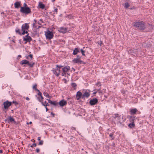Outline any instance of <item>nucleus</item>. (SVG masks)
Returning <instances> with one entry per match:
<instances>
[{
	"instance_id": "f257e3e1",
	"label": "nucleus",
	"mask_w": 154,
	"mask_h": 154,
	"mask_svg": "<svg viewBox=\"0 0 154 154\" xmlns=\"http://www.w3.org/2000/svg\"><path fill=\"white\" fill-rule=\"evenodd\" d=\"M134 25L137 29L140 30H144L148 27H149L150 29L152 28V25L149 24L148 26L145 24L144 22L140 20L134 22Z\"/></svg>"
},
{
	"instance_id": "f03ea898",
	"label": "nucleus",
	"mask_w": 154,
	"mask_h": 154,
	"mask_svg": "<svg viewBox=\"0 0 154 154\" xmlns=\"http://www.w3.org/2000/svg\"><path fill=\"white\" fill-rule=\"evenodd\" d=\"M20 11L21 13L25 15H28L31 13V10L29 7H21Z\"/></svg>"
},
{
	"instance_id": "7ed1b4c3",
	"label": "nucleus",
	"mask_w": 154,
	"mask_h": 154,
	"mask_svg": "<svg viewBox=\"0 0 154 154\" xmlns=\"http://www.w3.org/2000/svg\"><path fill=\"white\" fill-rule=\"evenodd\" d=\"M29 27L28 23H25L22 25L21 27L22 34L24 35L25 33H27L28 31L27 30L28 29Z\"/></svg>"
},
{
	"instance_id": "20e7f679",
	"label": "nucleus",
	"mask_w": 154,
	"mask_h": 154,
	"mask_svg": "<svg viewBox=\"0 0 154 154\" xmlns=\"http://www.w3.org/2000/svg\"><path fill=\"white\" fill-rule=\"evenodd\" d=\"M47 39H51L53 37V35L52 32L49 30L47 31L45 33Z\"/></svg>"
},
{
	"instance_id": "39448f33",
	"label": "nucleus",
	"mask_w": 154,
	"mask_h": 154,
	"mask_svg": "<svg viewBox=\"0 0 154 154\" xmlns=\"http://www.w3.org/2000/svg\"><path fill=\"white\" fill-rule=\"evenodd\" d=\"M3 104L4 105V108L5 109H7L11 105L12 102H9L8 100H7L3 103Z\"/></svg>"
},
{
	"instance_id": "423d86ee",
	"label": "nucleus",
	"mask_w": 154,
	"mask_h": 154,
	"mask_svg": "<svg viewBox=\"0 0 154 154\" xmlns=\"http://www.w3.org/2000/svg\"><path fill=\"white\" fill-rule=\"evenodd\" d=\"M5 121H7L8 123L11 122V123H13L15 124H17V123L15 120V119L12 116H10L8 117V119H5Z\"/></svg>"
},
{
	"instance_id": "0eeeda50",
	"label": "nucleus",
	"mask_w": 154,
	"mask_h": 154,
	"mask_svg": "<svg viewBox=\"0 0 154 154\" xmlns=\"http://www.w3.org/2000/svg\"><path fill=\"white\" fill-rule=\"evenodd\" d=\"M70 70V67L68 66H67L63 68L62 71L64 74H66L67 72H68Z\"/></svg>"
},
{
	"instance_id": "6e6552de",
	"label": "nucleus",
	"mask_w": 154,
	"mask_h": 154,
	"mask_svg": "<svg viewBox=\"0 0 154 154\" xmlns=\"http://www.w3.org/2000/svg\"><path fill=\"white\" fill-rule=\"evenodd\" d=\"M90 95V92H88L87 91H86L82 94V99H85V98H88L89 97Z\"/></svg>"
},
{
	"instance_id": "1a4fd4ad",
	"label": "nucleus",
	"mask_w": 154,
	"mask_h": 154,
	"mask_svg": "<svg viewBox=\"0 0 154 154\" xmlns=\"http://www.w3.org/2000/svg\"><path fill=\"white\" fill-rule=\"evenodd\" d=\"M98 102V100L96 98H94L91 100L89 101V103L91 105L96 104Z\"/></svg>"
},
{
	"instance_id": "9d476101",
	"label": "nucleus",
	"mask_w": 154,
	"mask_h": 154,
	"mask_svg": "<svg viewBox=\"0 0 154 154\" xmlns=\"http://www.w3.org/2000/svg\"><path fill=\"white\" fill-rule=\"evenodd\" d=\"M82 92L79 91H78L77 92L76 94V99L77 100H79L81 98H82Z\"/></svg>"
},
{
	"instance_id": "9b49d317",
	"label": "nucleus",
	"mask_w": 154,
	"mask_h": 154,
	"mask_svg": "<svg viewBox=\"0 0 154 154\" xmlns=\"http://www.w3.org/2000/svg\"><path fill=\"white\" fill-rule=\"evenodd\" d=\"M59 104L60 106H63L67 104V102L65 100H63L59 102L58 104Z\"/></svg>"
},
{
	"instance_id": "f8f14e48",
	"label": "nucleus",
	"mask_w": 154,
	"mask_h": 154,
	"mask_svg": "<svg viewBox=\"0 0 154 154\" xmlns=\"http://www.w3.org/2000/svg\"><path fill=\"white\" fill-rule=\"evenodd\" d=\"M32 40L31 38L28 35V34L26 36V37L23 38V41H25L27 42H30Z\"/></svg>"
},
{
	"instance_id": "ddd939ff",
	"label": "nucleus",
	"mask_w": 154,
	"mask_h": 154,
	"mask_svg": "<svg viewBox=\"0 0 154 154\" xmlns=\"http://www.w3.org/2000/svg\"><path fill=\"white\" fill-rule=\"evenodd\" d=\"M113 117L115 119L117 120L118 122H120V120L121 117L118 114H117L114 115Z\"/></svg>"
},
{
	"instance_id": "4468645a",
	"label": "nucleus",
	"mask_w": 154,
	"mask_h": 154,
	"mask_svg": "<svg viewBox=\"0 0 154 154\" xmlns=\"http://www.w3.org/2000/svg\"><path fill=\"white\" fill-rule=\"evenodd\" d=\"M20 5V2H16L14 4V6L15 8H18L20 7L21 8Z\"/></svg>"
},
{
	"instance_id": "2eb2a0df",
	"label": "nucleus",
	"mask_w": 154,
	"mask_h": 154,
	"mask_svg": "<svg viewBox=\"0 0 154 154\" xmlns=\"http://www.w3.org/2000/svg\"><path fill=\"white\" fill-rule=\"evenodd\" d=\"M73 62L74 63H79L81 64L82 63V61L81 60H80L79 59L77 58H74L72 60Z\"/></svg>"
},
{
	"instance_id": "dca6fc26",
	"label": "nucleus",
	"mask_w": 154,
	"mask_h": 154,
	"mask_svg": "<svg viewBox=\"0 0 154 154\" xmlns=\"http://www.w3.org/2000/svg\"><path fill=\"white\" fill-rule=\"evenodd\" d=\"M80 51V50L78 48H75L73 50V54L74 55H76L78 52Z\"/></svg>"
},
{
	"instance_id": "f3484780",
	"label": "nucleus",
	"mask_w": 154,
	"mask_h": 154,
	"mask_svg": "<svg viewBox=\"0 0 154 154\" xmlns=\"http://www.w3.org/2000/svg\"><path fill=\"white\" fill-rule=\"evenodd\" d=\"M137 111V109L136 108L131 109L130 111V113L133 114H135Z\"/></svg>"
},
{
	"instance_id": "a211bd4d",
	"label": "nucleus",
	"mask_w": 154,
	"mask_h": 154,
	"mask_svg": "<svg viewBox=\"0 0 154 154\" xmlns=\"http://www.w3.org/2000/svg\"><path fill=\"white\" fill-rule=\"evenodd\" d=\"M38 6L39 8L42 9H44L45 8V5L41 2L39 3Z\"/></svg>"
},
{
	"instance_id": "6ab92c4d",
	"label": "nucleus",
	"mask_w": 154,
	"mask_h": 154,
	"mask_svg": "<svg viewBox=\"0 0 154 154\" xmlns=\"http://www.w3.org/2000/svg\"><path fill=\"white\" fill-rule=\"evenodd\" d=\"M129 119L131 122H134V121L135 120V118L134 116H130Z\"/></svg>"
},
{
	"instance_id": "aec40b11",
	"label": "nucleus",
	"mask_w": 154,
	"mask_h": 154,
	"mask_svg": "<svg viewBox=\"0 0 154 154\" xmlns=\"http://www.w3.org/2000/svg\"><path fill=\"white\" fill-rule=\"evenodd\" d=\"M20 64L23 65L24 64H27L29 63V61L26 60H23L21 61L20 62Z\"/></svg>"
},
{
	"instance_id": "412c9836",
	"label": "nucleus",
	"mask_w": 154,
	"mask_h": 154,
	"mask_svg": "<svg viewBox=\"0 0 154 154\" xmlns=\"http://www.w3.org/2000/svg\"><path fill=\"white\" fill-rule=\"evenodd\" d=\"M44 95L45 96L48 98L50 99L51 97V96H50L46 92H44L43 93Z\"/></svg>"
},
{
	"instance_id": "4be33fe9",
	"label": "nucleus",
	"mask_w": 154,
	"mask_h": 154,
	"mask_svg": "<svg viewBox=\"0 0 154 154\" xmlns=\"http://www.w3.org/2000/svg\"><path fill=\"white\" fill-rule=\"evenodd\" d=\"M128 126L131 128H133L135 126V125L134 122H131L128 124Z\"/></svg>"
},
{
	"instance_id": "5701e85b",
	"label": "nucleus",
	"mask_w": 154,
	"mask_h": 154,
	"mask_svg": "<svg viewBox=\"0 0 154 154\" xmlns=\"http://www.w3.org/2000/svg\"><path fill=\"white\" fill-rule=\"evenodd\" d=\"M42 105L44 106H49V105L48 104V103L46 101H45L44 102H43V101H42L41 102Z\"/></svg>"
},
{
	"instance_id": "b1692460",
	"label": "nucleus",
	"mask_w": 154,
	"mask_h": 154,
	"mask_svg": "<svg viewBox=\"0 0 154 154\" xmlns=\"http://www.w3.org/2000/svg\"><path fill=\"white\" fill-rule=\"evenodd\" d=\"M60 30L61 31V32L63 33H65L66 32V29L63 28H60Z\"/></svg>"
},
{
	"instance_id": "393cba45",
	"label": "nucleus",
	"mask_w": 154,
	"mask_h": 154,
	"mask_svg": "<svg viewBox=\"0 0 154 154\" xmlns=\"http://www.w3.org/2000/svg\"><path fill=\"white\" fill-rule=\"evenodd\" d=\"M53 69L52 71L53 73L55 74L57 76H58L59 75V73H57L56 69Z\"/></svg>"
},
{
	"instance_id": "a878e982",
	"label": "nucleus",
	"mask_w": 154,
	"mask_h": 154,
	"mask_svg": "<svg viewBox=\"0 0 154 154\" xmlns=\"http://www.w3.org/2000/svg\"><path fill=\"white\" fill-rule=\"evenodd\" d=\"M15 32L16 33H18L19 34L21 35L22 33L21 32L20 29L17 28L15 30Z\"/></svg>"
},
{
	"instance_id": "bb28decb",
	"label": "nucleus",
	"mask_w": 154,
	"mask_h": 154,
	"mask_svg": "<svg viewBox=\"0 0 154 154\" xmlns=\"http://www.w3.org/2000/svg\"><path fill=\"white\" fill-rule=\"evenodd\" d=\"M130 6V5L128 2H126L125 3L124 6L125 8H127Z\"/></svg>"
},
{
	"instance_id": "cd10ccee",
	"label": "nucleus",
	"mask_w": 154,
	"mask_h": 154,
	"mask_svg": "<svg viewBox=\"0 0 154 154\" xmlns=\"http://www.w3.org/2000/svg\"><path fill=\"white\" fill-rule=\"evenodd\" d=\"M37 86V85L35 84L33 86L32 88L33 89H35V91H39V90L38 89L36 88Z\"/></svg>"
},
{
	"instance_id": "c85d7f7f",
	"label": "nucleus",
	"mask_w": 154,
	"mask_h": 154,
	"mask_svg": "<svg viewBox=\"0 0 154 154\" xmlns=\"http://www.w3.org/2000/svg\"><path fill=\"white\" fill-rule=\"evenodd\" d=\"M52 105H53L55 106H57L58 105V103L56 101H53Z\"/></svg>"
},
{
	"instance_id": "c756f323",
	"label": "nucleus",
	"mask_w": 154,
	"mask_h": 154,
	"mask_svg": "<svg viewBox=\"0 0 154 154\" xmlns=\"http://www.w3.org/2000/svg\"><path fill=\"white\" fill-rule=\"evenodd\" d=\"M34 64H35L34 63H30L29 62V63L28 64V66H29L30 67H32L34 65Z\"/></svg>"
},
{
	"instance_id": "7c9ffc66",
	"label": "nucleus",
	"mask_w": 154,
	"mask_h": 154,
	"mask_svg": "<svg viewBox=\"0 0 154 154\" xmlns=\"http://www.w3.org/2000/svg\"><path fill=\"white\" fill-rule=\"evenodd\" d=\"M29 57H30L31 59L32 58V55L31 54H30L29 55H28L26 56V58L27 59H29Z\"/></svg>"
},
{
	"instance_id": "2f4dec72",
	"label": "nucleus",
	"mask_w": 154,
	"mask_h": 154,
	"mask_svg": "<svg viewBox=\"0 0 154 154\" xmlns=\"http://www.w3.org/2000/svg\"><path fill=\"white\" fill-rule=\"evenodd\" d=\"M71 85L72 87L75 88L76 86L77 85L75 83H73L71 84Z\"/></svg>"
},
{
	"instance_id": "473e14b6",
	"label": "nucleus",
	"mask_w": 154,
	"mask_h": 154,
	"mask_svg": "<svg viewBox=\"0 0 154 154\" xmlns=\"http://www.w3.org/2000/svg\"><path fill=\"white\" fill-rule=\"evenodd\" d=\"M80 51H81V53H82V55L83 56H85V54H84V53H85V51H84L83 49H81V50H80Z\"/></svg>"
},
{
	"instance_id": "72a5a7b5",
	"label": "nucleus",
	"mask_w": 154,
	"mask_h": 154,
	"mask_svg": "<svg viewBox=\"0 0 154 154\" xmlns=\"http://www.w3.org/2000/svg\"><path fill=\"white\" fill-rule=\"evenodd\" d=\"M12 103L14 104L15 105H17L18 104V103H17V102L14 101H13Z\"/></svg>"
},
{
	"instance_id": "f704fd0d",
	"label": "nucleus",
	"mask_w": 154,
	"mask_h": 154,
	"mask_svg": "<svg viewBox=\"0 0 154 154\" xmlns=\"http://www.w3.org/2000/svg\"><path fill=\"white\" fill-rule=\"evenodd\" d=\"M43 140H41L39 143L38 145H42L43 144Z\"/></svg>"
},
{
	"instance_id": "c9c22d12",
	"label": "nucleus",
	"mask_w": 154,
	"mask_h": 154,
	"mask_svg": "<svg viewBox=\"0 0 154 154\" xmlns=\"http://www.w3.org/2000/svg\"><path fill=\"white\" fill-rule=\"evenodd\" d=\"M47 100L48 101V103H50L51 104H52L53 102V101L50 100V99H47Z\"/></svg>"
},
{
	"instance_id": "e433bc0d",
	"label": "nucleus",
	"mask_w": 154,
	"mask_h": 154,
	"mask_svg": "<svg viewBox=\"0 0 154 154\" xmlns=\"http://www.w3.org/2000/svg\"><path fill=\"white\" fill-rule=\"evenodd\" d=\"M28 7L27 6V4L26 3H24L23 4V7H24V8H26Z\"/></svg>"
},
{
	"instance_id": "4c0bfd02",
	"label": "nucleus",
	"mask_w": 154,
	"mask_h": 154,
	"mask_svg": "<svg viewBox=\"0 0 154 154\" xmlns=\"http://www.w3.org/2000/svg\"><path fill=\"white\" fill-rule=\"evenodd\" d=\"M38 101L41 102L42 101V100L41 99V97L40 96H39V97H38Z\"/></svg>"
},
{
	"instance_id": "58836bf2",
	"label": "nucleus",
	"mask_w": 154,
	"mask_h": 154,
	"mask_svg": "<svg viewBox=\"0 0 154 154\" xmlns=\"http://www.w3.org/2000/svg\"><path fill=\"white\" fill-rule=\"evenodd\" d=\"M54 12H55L56 14H57L58 11V9L57 8H54V10L53 11Z\"/></svg>"
},
{
	"instance_id": "ea45409f",
	"label": "nucleus",
	"mask_w": 154,
	"mask_h": 154,
	"mask_svg": "<svg viewBox=\"0 0 154 154\" xmlns=\"http://www.w3.org/2000/svg\"><path fill=\"white\" fill-rule=\"evenodd\" d=\"M56 67H57L59 68L60 69V68L63 67V66H61V65H57Z\"/></svg>"
},
{
	"instance_id": "a19ab883",
	"label": "nucleus",
	"mask_w": 154,
	"mask_h": 154,
	"mask_svg": "<svg viewBox=\"0 0 154 154\" xmlns=\"http://www.w3.org/2000/svg\"><path fill=\"white\" fill-rule=\"evenodd\" d=\"M36 21L35 20H34V22L33 23V26H35V25L36 23Z\"/></svg>"
},
{
	"instance_id": "79ce46f5",
	"label": "nucleus",
	"mask_w": 154,
	"mask_h": 154,
	"mask_svg": "<svg viewBox=\"0 0 154 154\" xmlns=\"http://www.w3.org/2000/svg\"><path fill=\"white\" fill-rule=\"evenodd\" d=\"M35 151L37 153H38L40 151V149L38 148H37L36 149Z\"/></svg>"
},
{
	"instance_id": "37998d69",
	"label": "nucleus",
	"mask_w": 154,
	"mask_h": 154,
	"mask_svg": "<svg viewBox=\"0 0 154 154\" xmlns=\"http://www.w3.org/2000/svg\"><path fill=\"white\" fill-rule=\"evenodd\" d=\"M81 58V57L79 55H77V58H76L78 59H79L80 60V59Z\"/></svg>"
},
{
	"instance_id": "c03bdc74",
	"label": "nucleus",
	"mask_w": 154,
	"mask_h": 154,
	"mask_svg": "<svg viewBox=\"0 0 154 154\" xmlns=\"http://www.w3.org/2000/svg\"><path fill=\"white\" fill-rule=\"evenodd\" d=\"M96 85H98L100 86L101 84H100V82H98L96 84Z\"/></svg>"
},
{
	"instance_id": "a18cd8bd",
	"label": "nucleus",
	"mask_w": 154,
	"mask_h": 154,
	"mask_svg": "<svg viewBox=\"0 0 154 154\" xmlns=\"http://www.w3.org/2000/svg\"><path fill=\"white\" fill-rule=\"evenodd\" d=\"M38 95L40 96H42V93L41 92H40L39 91H38Z\"/></svg>"
},
{
	"instance_id": "49530a36",
	"label": "nucleus",
	"mask_w": 154,
	"mask_h": 154,
	"mask_svg": "<svg viewBox=\"0 0 154 154\" xmlns=\"http://www.w3.org/2000/svg\"><path fill=\"white\" fill-rule=\"evenodd\" d=\"M32 145L33 146V147H35L36 146V144L35 143H34L32 144Z\"/></svg>"
},
{
	"instance_id": "de8ad7c7",
	"label": "nucleus",
	"mask_w": 154,
	"mask_h": 154,
	"mask_svg": "<svg viewBox=\"0 0 154 154\" xmlns=\"http://www.w3.org/2000/svg\"><path fill=\"white\" fill-rule=\"evenodd\" d=\"M109 136L110 137H113V134L112 133H111L109 134Z\"/></svg>"
},
{
	"instance_id": "09e8293b",
	"label": "nucleus",
	"mask_w": 154,
	"mask_h": 154,
	"mask_svg": "<svg viewBox=\"0 0 154 154\" xmlns=\"http://www.w3.org/2000/svg\"><path fill=\"white\" fill-rule=\"evenodd\" d=\"M71 129H72V130H76L75 128L74 127H72L71 128Z\"/></svg>"
},
{
	"instance_id": "8fccbe9b",
	"label": "nucleus",
	"mask_w": 154,
	"mask_h": 154,
	"mask_svg": "<svg viewBox=\"0 0 154 154\" xmlns=\"http://www.w3.org/2000/svg\"><path fill=\"white\" fill-rule=\"evenodd\" d=\"M40 97H41V99L42 100V101H43V97H42V96H40Z\"/></svg>"
},
{
	"instance_id": "3c124183",
	"label": "nucleus",
	"mask_w": 154,
	"mask_h": 154,
	"mask_svg": "<svg viewBox=\"0 0 154 154\" xmlns=\"http://www.w3.org/2000/svg\"><path fill=\"white\" fill-rule=\"evenodd\" d=\"M45 106V108L46 109V112L48 111V109L47 108V106Z\"/></svg>"
},
{
	"instance_id": "603ef678",
	"label": "nucleus",
	"mask_w": 154,
	"mask_h": 154,
	"mask_svg": "<svg viewBox=\"0 0 154 154\" xmlns=\"http://www.w3.org/2000/svg\"><path fill=\"white\" fill-rule=\"evenodd\" d=\"M37 139L38 140H40L41 137H38Z\"/></svg>"
},
{
	"instance_id": "864d4df0",
	"label": "nucleus",
	"mask_w": 154,
	"mask_h": 154,
	"mask_svg": "<svg viewBox=\"0 0 154 154\" xmlns=\"http://www.w3.org/2000/svg\"><path fill=\"white\" fill-rule=\"evenodd\" d=\"M26 100H29V98L28 97H26Z\"/></svg>"
},
{
	"instance_id": "5fc2aeb1",
	"label": "nucleus",
	"mask_w": 154,
	"mask_h": 154,
	"mask_svg": "<svg viewBox=\"0 0 154 154\" xmlns=\"http://www.w3.org/2000/svg\"><path fill=\"white\" fill-rule=\"evenodd\" d=\"M56 70H58V71H59V73H60V69H57Z\"/></svg>"
},
{
	"instance_id": "6e6d98bb",
	"label": "nucleus",
	"mask_w": 154,
	"mask_h": 154,
	"mask_svg": "<svg viewBox=\"0 0 154 154\" xmlns=\"http://www.w3.org/2000/svg\"><path fill=\"white\" fill-rule=\"evenodd\" d=\"M66 74H64L63 72V73H62V76H64Z\"/></svg>"
},
{
	"instance_id": "4d7b16f0",
	"label": "nucleus",
	"mask_w": 154,
	"mask_h": 154,
	"mask_svg": "<svg viewBox=\"0 0 154 154\" xmlns=\"http://www.w3.org/2000/svg\"><path fill=\"white\" fill-rule=\"evenodd\" d=\"M3 152V151L2 150H0V153H2Z\"/></svg>"
},
{
	"instance_id": "13d9d810",
	"label": "nucleus",
	"mask_w": 154,
	"mask_h": 154,
	"mask_svg": "<svg viewBox=\"0 0 154 154\" xmlns=\"http://www.w3.org/2000/svg\"><path fill=\"white\" fill-rule=\"evenodd\" d=\"M97 91L94 92H93V94H96V93H97Z\"/></svg>"
},
{
	"instance_id": "bf43d9fd",
	"label": "nucleus",
	"mask_w": 154,
	"mask_h": 154,
	"mask_svg": "<svg viewBox=\"0 0 154 154\" xmlns=\"http://www.w3.org/2000/svg\"><path fill=\"white\" fill-rule=\"evenodd\" d=\"M72 69L73 70H74V71H75V69L73 68H72Z\"/></svg>"
},
{
	"instance_id": "052dcab7",
	"label": "nucleus",
	"mask_w": 154,
	"mask_h": 154,
	"mask_svg": "<svg viewBox=\"0 0 154 154\" xmlns=\"http://www.w3.org/2000/svg\"><path fill=\"white\" fill-rule=\"evenodd\" d=\"M55 0H52V1L53 2H54Z\"/></svg>"
},
{
	"instance_id": "680f3d73",
	"label": "nucleus",
	"mask_w": 154,
	"mask_h": 154,
	"mask_svg": "<svg viewBox=\"0 0 154 154\" xmlns=\"http://www.w3.org/2000/svg\"><path fill=\"white\" fill-rule=\"evenodd\" d=\"M30 147H33V146H32V145H31V146H30Z\"/></svg>"
},
{
	"instance_id": "e2e57ef3",
	"label": "nucleus",
	"mask_w": 154,
	"mask_h": 154,
	"mask_svg": "<svg viewBox=\"0 0 154 154\" xmlns=\"http://www.w3.org/2000/svg\"><path fill=\"white\" fill-rule=\"evenodd\" d=\"M18 57H21V56L20 55H18Z\"/></svg>"
},
{
	"instance_id": "0e129e2a",
	"label": "nucleus",
	"mask_w": 154,
	"mask_h": 154,
	"mask_svg": "<svg viewBox=\"0 0 154 154\" xmlns=\"http://www.w3.org/2000/svg\"><path fill=\"white\" fill-rule=\"evenodd\" d=\"M97 91H99V89H98V90H97Z\"/></svg>"
},
{
	"instance_id": "69168bd1",
	"label": "nucleus",
	"mask_w": 154,
	"mask_h": 154,
	"mask_svg": "<svg viewBox=\"0 0 154 154\" xmlns=\"http://www.w3.org/2000/svg\"><path fill=\"white\" fill-rule=\"evenodd\" d=\"M29 123L30 124L32 123V122H30Z\"/></svg>"
},
{
	"instance_id": "338daca9",
	"label": "nucleus",
	"mask_w": 154,
	"mask_h": 154,
	"mask_svg": "<svg viewBox=\"0 0 154 154\" xmlns=\"http://www.w3.org/2000/svg\"><path fill=\"white\" fill-rule=\"evenodd\" d=\"M153 98H154V96L153 97Z\"/></svg>"
},
{
	"instance_id": "774afa93",
	"label": "nucleus",
	"mask_w": 154,
	"mask_h": 154,
	"mask_svg": "<svg viewBox=\"0 0 154 154\" xmlns=\"http://www.w3.org/2000/svg\"><path fill=\"white\" fill-rule=\"evenodd\" d=\"M94 154H95V153Z\"/></svg>"
}]
</instances>
